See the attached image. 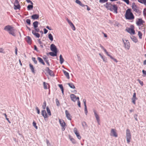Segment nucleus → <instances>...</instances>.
Here are the masks:
<instances>
[{"label":"nucleus","instance_id":"nucleus-1","mask_svg":"<svg viewBox=\"0 0 146 146\" xmlns=\"http://www.w3.org/2000/svg\"><path fill=\"white\" fill-rule=\"evenodd\" d=\"M4 30L8 32L9 34L12 35L14 36H16L15 33L17 30L11 26L8 25L6 26L4 28Z\"/></svg>","mask_w":146,"mask_h":146},{"label":"nucleus","instance_id":"nucleus-2","mask_svg":"<svg viewBox=\"0 0 146 146\" xmlns=\"http://www.w3.org/2000/svg\"><path fill=\"white\" fill-rule=\"evenodd\" d=\"M131 11V9H128L126 11L125 17L126 19L132 20L134 18V16Z\"/></svg>","mask_w":146,"mask_h":146},{"label":"nucleus","instance_id":"nucleus-3","mask_svg":"<svg viewBox=\"0 0 146 146\" xmlns=\"http://www.w3.org/2000/svg\"><path fill=\"white\" fill-rule=\"evenodd\" d=\"M126 138L127 142L129 143L131 141V135L130 130L127 129L126 130Z\"/></svg>","mask_w":146,"mask_h":146},{"label":"nucleus","instance_id":"nucleus-4","mask_svg":"<svg viewBox=\"0 0 146 146\" xmlns=\"http://www.w3.org/2000/svg\"><path fill=\"white\" fill-rule=\"evenodd\" d=\"M59 122L61 126L62 127V130L64 131L66 128L65 126H66V123L62 119H59Z\"/></svg>","mask_w":146,"mask_h":146},{"label":"nucleus","instance_id":"nucleus-5","mask_svg":"<svg viewBox=\"0 0 146 146\" xmlns=\"http://www.w3.org/2000/svg\"><path fill=\"white\" fill-rule=\"evenodd\" d=\"M125 45V48L129 50L130 48V44L128 40H125L126 42H125L123 39H122Z\"/></svg>","mask_w":146,"mask_h":146},{"label":"nucleus","instance_id":"nucleus-6","mask_svg":"<svg viewBox=\"0 0 146 146\" xmlns=\"http://www.w3.org/2000/svg\"><path fill=\"white\" fill-rule=\"evenodd\" d=\"M110 135L111 136H113L116 137H117L118 135L116 132V130L113 129H112L111 131Z\"/></svg>","mask_w":146,"mask_h":146},{"label":"nucleus","instance_id":"nucleus-7","mask_svg":"<svg viewBox=\"0 0 146 146\" xmlns=\"http://www.w3.org/2000/svg\"><path fill=\"white\" fill-rule=\"evenodd\" d=\"M113 5L108 3H106L105 5H104V6L108 10H110L111 11V10H112V7Z\"/></svg>","mask_w":146,"mask_h":146},{"label":"nucleus","instance_id":"nucleus-8","mask_svg":"<svg viewBox=\"0 0 146 146\" xmlns=\"http://www.w3.org/2000/svg\"><path fill=\"white\" fill-rule=\"evenodd\" d=\"M50 49L52 52H58L57 49L55 45L54 44H51L50 46Z\"/></svg>","mask_w":146,"mask_h":146},{"label":"nucleus","instance_id":"nucleus-9","mask_svg":"<svg viewBox=\"0 0 146 146\" xmlns=\"http://www.w3.org/2000/svg\"><path fill=\"white\" fill-rule=\"evenodd\" d=\"M46 70L51 76H54L53 72L51 70H50L48 67H46Z\"/></svg>","mask_w":146,"mask_h":146},{"label":"nucleus","instance_id":"nucleus-10","mask_svg":"<svg viewBox=\"0 0 146 146\" xmlns=\"http://www.w3.org/2000/svg\"><path fill=\"white\" fill-rule=\"evenodd\" d=\"M112 10H111V11H113L115 13H117V9L118 7L117 5H114L112 6Z\"/></svg>","mask_w":146,"mask_h":146},{"label":"nucleus","instance_id":"nucleus-11","mask_svg":"<svg viewBox=\"0 0 146 146\" xmlns=\"http://www.w3.org/2000/svg\"><path fill=\"white\" fill-rule=\"evenodd\" d=\"M66 116L67 118L70 120H71L72 116L70 114L68 113V111L67 110H66L65 111Z\"/></svg>","mask_w":146,"mask_h":146},{"label":"nucleus","instance_id":"nucleus-12","mask_svg":"<svg viewBox=\"0 0 146 146\" xmlns=\"http://www.w3.org/2000/svg\"><path fill=\"white\" fill-rule=\"evenodd\" d=\"M144 22L141 19H139L138 21L136 22V24L138 26H140Z\"/></svg>","mask_w":146,"mask_h":146},{"label":"nucleus","instance_id":"nucleus-13","mask_svg":"<svg viewBox=\"0 0 146 146\" xmlns=\"http://www.w3.org/2000/svg\"><path fill=\"white\" fill-rule=\"evenodd\" d=\"M27 42L29 44H31V43L32 39L29 36H27L25 38Z\"/></svg>","mask_w":146,"mask_h":146},{"label":"nucleus","instance_id":"nucleus-14","mask_svg":"<svg viewBox=\"0 0 146 146\" xmlns=\"http://www.w3.org/2000/svg\"><path fill=\"white\" fill-rule=\"evenodd\" d=\"M41 113L42 115L44 118L48 117L47 115L45 110H42Z\"/></svg>","mask_w":146,"mask_h":146},{"label":"nucleus","instance_id":"nucleus-15","mask_svg":"<svg viewBox=\"0 0 146 146\" xmlns=\"http://www.w3.org/2000/svg\"><path fill=\"white\" fill-rule=\"evenodd\" d=\"M94 115H95V117L96 118V119L97 121V122L98 123H99V121H100V119H99V117L98 115L97 114V113L96 112V111L94 110Z\"/></svg>","mask_w":146,"mask_h":146},{"label":"nucleus","instance_id":"nucleus-16","mask_svg":"<svg viewBox=\"0 0 146 146\" xmlns=\"http://www.w3.org/2000/svg\"><path fill=\"white\" fill-rule=\"evenodd\" d=\"M131 28V29H130L131 31H130V33H129L131 34H133L134 35L135 33V31L134 30V27L133 25H131L130 26Z\"/></svg>","mask_w":146,"mask_h":146},{"label":"nucleus","instance_id":"nucleus-17","mask_svg":"<svg viewBox=\"0 0 146 146\" xmlns=\"http://www.w3.org/2000/svg\"><path fill=\"white\" fill-rule=\"evenodd\" d=\"M31 18L33 20L37 19L39 18V16L38 14H34L31 16Z\"/></svg>","mask_w":146,"mask_h":146},{"label":"nucleus","instance_id":"nucleus-18","mask_svg":"<svg viewBox=\"0 0 146 146\" xmlns=\"http://www.w3.org/2000/svg\"><path fill=\"white\" fill-rule=\"evenodd\" d=\"M70 97L72 101L74 102L76 101V96L74 94H71L70 95Z\"/></svg>","mask_w":146,"mask_h":146},{"label":"nucleus","instance_id":"nucleus-19","mask_svg":"<svg viewBox=\"0 0 146 146\" xmlns=\"http://www.w3.org/2000/svg\"><path fill=\"white\" fill-rule=\"evenodd\" d=\"M63 72L64 75L68 79H69L70 77L69 73L68 72H67L66 71L64 70H63Z\"/></svg>","mask_w":146,"mask_h":146},{"label":"nucleus","instance_id":"nucleus-20","mask_svg":"<svg viewBox=\"0 0 146 146\" xmlns=\"http://www.w3.org/2000/svg\"><path fill=\"white\" fill-rule=\"evenodd\" d=\"M131 40L135 43H136L138 41V40L136 37L134 36H132L130 37Z\"/></svg>","mask_w":146,"mask_h":146},{"label":"nucleus","instance_id":"nucleus-21","mask_svg":"<svg viewBox=\"0 0 146 146\" xmlns=\"http://www.w3.org/2000/svg\"><path fill=\"white\" fill-rule=\"evenodd\" d=\"M37 59L40 63L42 64L43 65H45L44 62L42 58L40 57H37Z\"/></svg>","mask_w":146,"mask_h":146},{"label":"nucleus","instance_id":"nucleus-22","mask_svg":"<svg viewBox=\"0 0 146 146\" xmlns=\"http://www.w3.org/2000/svg\"><path fill=\"white\" fill-rule=\"evenodd\" d=\"M57 52H49V54L51 56L54 57L57 56Z\"/></svg>","mask_w":146,"mask_h":146},{"label":"nucleus","instance_id":"nucleus-23","mask_svg":"<svg viewBox=\"0 0 146 146\" xmlns=\"http://www.w3.org/2000/svg\"><path fill=\"white\" fill-rule=\"evenodd\" d=\"M38 22L37 21H35L33 23V25L34 29H35L38 27Z\"/></svg>","mask_w":146,"mask_h":146},{"label":"nucleus","instance_id":"nucleus-24","mask_svg":"<svg viewBox=\"0 0 146 146\" xmlns=\"http://www.w3.org/2000/svg\"><path fill=\"white\" fill-rule=\"evenodd\" d=\"M44 61L46 63L48 66L50 65L49 63L48 60V58L46 56H44V57H43Z\"/></svg>","mask_w":146,"mask_h":146},{"label":"nucleus","instance_id":"nucleus-25","mask_svg":"<svg viewBox=\"0 0 146 146\" xmlns=\"http://www.w3.org/2000/svg\"><path fill=\"white\" fill-rule=\"evenodd\" d=\"M32 33L33 35H35L37 38H38L40 36V34L38 33L35 32V31L34 30L32 31Z\"/></svg>","mask_w":146,"mask_h":146},{"label":"nucleus","instance_id":"nucleus-26","mask_svg":"<svg viewBox=\"0 0 146 146\" xmlns=\"http://www.w3.org/2000/svg\"><path fill=\"white\" fill-rule=\"evenodd\" d=\"M60 63L61 64H62L64 62V58H63L62 55L60 54Z\"/></svg>","mask_w":146,"mask_h":146},{"label":"nucleus","instance_id":"nucleus-27","mask_svg":"<svg viewBox=\"0 0 146 146\" xmlns=\"http://www.w3.org/2000/svg\"><path fill=\"white\" fill-rule=\"evenodd\" d=\"M29 66H30V69L31 70L32 72L33 73H35L34 69V68L33 66L32 65L31 63L29 64Z\"/></svg>","mask_w":146,"mask_h":146},{"label":"nucleus","instance_id":"nucleus-28","mask_svg":"<svg viewBox=\"0 0 146 146\" xmlns=\"http://www.w3.org/2000/svg\"><path fill=\"white\" fill-rule=\"evenodd\" d=\"M133 11L139 14H140L141 13V11L139 10L138 7L136 9V8L135 9H134Z\"/></svg>","mask_w":146,"mask_h":146},{"label":"nucleus","instance_id":"nucleus-29","mask_svg":"<svg viewBox=\"0 0 146 146\" xmlns=\"http://www.w3.org/2000/svg\"><path fill=\"white\" fill-rule=\"evenodd\" d=\"M68 85H69V86H70V87L71 88H73L74 89L75 88V87L74 86V85L72 83H68L67 84Z\"/></svg>","mask_w":146,"mask_h":146},{"label":"nucleus","instance_id":"nucleus-30","mask_svg":"<svg viewBox=\"0 0 146 146\" xmlns=\"http://www.w3.org/2000/svg\"><path fill=\"white\" fill-rule=\"evenodd\" d=\"M69 137L73 143L75 144L76 143V141L74 138H72L71 136H69Z\"/></svg>","mask_w":146,"mask_h":146},{"label":"nucleus","instance_id":"nucleus-31","mask_svg":"<svg viewBox=\"0 0 146 146\" xmlns=\"http://www.w3.org/2000/svg\"><path fill=\"white\" fill-rule=\"evenodd\" d=\"M138 1L140 3L144 4L146 6V0H138Z\"/></svg>","mask_w":146,"mask_h":146},{"label":"nucleus","instance_id":"nucleus-32","mask_svg":"<svg viewBox=\"0 0 146 146\" xmlns=\"http://www.w3.org/2000/svg\"><path fill=\"white\" fill-rule=\"evenodd\" d=\"M131 7L133 10L134 9H135L136 8V9L138 7L137 5L135 4V3L134 2L132 3Z\"/></svg>","mask_w":146,"mask_h":146},{"label":"nucleus","instance_id":"nucleus-33","mask_svg":"<svg viewBox=\"0 0 146 146\" xmlns=\"http://www.w3.org/2000/svg\"><path fill=\"white\" fill-rule=\"evenodd\" d=\"M69 24L70 25V26L71 27L72 30L73 31H75L76 29V28L73 23L71 22Z\"/></svg>","mask_w":146,"mask_h":146},{"label":"nucleus","instance_id":"nucleus-34","mask_svg":"<svg viewBox=\"0 0 146 146\" xmlns=\"http://www.w3.org/2000/svg\"><path fill=\"white\" fill-rule=\"evenodd\" d=\"M33 8V5H29L27 7V8L28 10H30L32 9Z\"/></svg>","mask_w":146,"mask_h":146},{"label":"nucleus","instance_id":"nucleus-35","mask_svg":"<svg viewBox=\"0 0 146 146\" xmlns=\"http://www.w3.org/2000/svg\"><path fill=\"white\" fill-rule=\"evenodd\" d=\"M48 37L49 39L51 41L53 40V37L51 34H49L48 35Z\"/></svg>","mask_w":146,"mask_h":146},{"label":"nucleus","instance_id":"nucleus-36","mask_svg":"<svg viewBox=\"0 0 146 146\" xmlns=\"http://www.w3.org/2000/svg\"><path fill=\"white\" fill-rule=\"evenodd\" d=\"M14 9L15 10H16L17 9H20L21 8V6H20V5H14Z\"/></svg>","mask_w":146,"mask_h":146},{"label":"nucleus","instance_id":"nucleus-37","mask_svg":"<svg viewBox=\"0 0 146 146\" xmlns=\"http://www.w3.org/2000/svg\"><path fill=\"white\" fill-rule=\"evenodd\" d=\"M46 109L48 114L49 115H51V112L49 108L47 106L46 108Z\"/></svg>","mask_w":146,"mask_h":146},{"label":"nucleus","instance_id":"nucleus-38","mask_svg":"<svg viewBox=\"0 0 146 146\" xmlns=\"http://www.w3.org/2000/svg\"><path fill=\"white\" fill-rule=\"evenodd\" d=\"M138 35L139 38L141 39L142 38V33L140 31H139L138 32Z\"/></svg>","mask_w":146,"mask_h":146},{"label":"nucleus","instance_id":"nucleus-39","mask_svg":"<svg viewBox=\"0 0 146 146\" xmlns=\"http://www.w3.org/2000/svg\"><path fill=\"white\" fill-rule=\"evenodd\" d=\"M56 104L57 106H59L60 105V104L59 103V101L58 99H56Z\"/></svg>","mask_w":146,"mask_h":146},{"label":"nucleus","instance_id":"nucleus-40","mask_svg":"<svg viewBox=\"0 0 146 146\" xmlns=\"http://www.w3.org/2000/svg\"><path fill=\"white\" fill-rule=\"evenodd\" d=\"M99 55L102 58L104 62H106V59H105V58L104 57L101 55V54L100 53H99Z\"/></svg>","mask_w":146,"mask_h":146},{"label":"nucleus","instance_id":"nucleus-41","mask_svg":"<svg viewBox=\"0 0 146 146\" xmlns=\"http://www.w3.org/2000/svg\"><path fill=\"white\" fill-rule=\"evenodd\" d=\"M32 60L34 62V63L36 64H37V61L36 60V58L35 57H33L32 58Z\"/></svg>","mask_w":146,"mask_h":146},{"label":"nucleus","instance_id":"nucleus-42","mask_svg":"<svg viewBox=\"0 0 146 146\" xmlns=\"http://www.w3.org/2000/svg\"><path fill=\"white\" fill-rule=\"evenodd\" d=\"M33 126L35 127L36 129H38V127L36 125V123L35 121H33Z\"/></svg>","mask_w":146,"mask_h":146},{"label":"nucleus","instance_id":"nucleus-43","mask_svg":"<svg viewBox=\"0 0 146 146\" xmlns=\"http://www.w3.org/2000/svg\"><path fill=\"white\" fill-rule=\"evenodd\" d=\"M82 125L83 127H87V123L85 121L82 122Z\"/></svg>","mask_w":146,"mask_h":146},{"label":"nucleus","instance_id":"nucleus-44","mask_svg":"<svg viewBox=\"0 0 146 146\" xmlns=\"http://www.w3.org/2000/svg\"><path fill=\"white\" fill-rule=\"evenodd\" d=\"M46 102L45 101L43 103V105L42 106V108L44 110L45 109L46 107Z\"/></svg>","mask_w":146,"mask_h":146},{"label":"nucleus","instance_id":"nucleus-45","mask_svg":"<svg viewBox=\"0 0 146 146\" xmlns=\"http://www.w3.org/2000/svg\"><path fill=\"white\" fill-rule=\"evenodd\" d=\"M108 0H100L99 2L101 3H104L106 2Z\"/></svg>","mask_w":146,"mask_h":146},{"label":"nucleus","instance_id":"nucleus-46","mask_svg":"<svg viewBox=\"0 0 146 146\" xmlns=\"http://www.w3.org/2000/svg\"><path fill=\"white\" fill-rule=\"evenodd\" d=\"M84 111L85 114L86 115H87L88 113V111L86 106H84Z\"/></svg>","mask_w":146,"mask_h":146},{"label":"nucleus","instance_id":"nucleus-47","mask_svg":"<svg viewBox=\"0 0 146 146\" xmlns=\"http://www.w3.org/2000/svg\"><path fill=\"white\" fill-rule=\"evenodd\" d=\"M43 85H44V88L45 89H47V84H47V83H46L45 82H43Z\"/></svg>","mask_w":146,"mask_h":146},{"label":"nucleus","instance_id":"nucleus-48","mask_svg":"<svg viewBox=\"0 0 146 146\" xmlns=\"http://www.w3.org/2000/svg\"><path fill=\"white\" fill-rule=\"evenodd\" d=\"M26 22L29 25H31V23L30 19H27L26 20Z\"/></svg>","mask_w":146,"mask_h":146},{"label":"nucleus","instance_id":"nucleus-49","mask_svg":"<svg viewBox=\"0 0 146 146\" xmlns=\"http://www.w3.org/2000/svg\"><path fill=\"white\" fill-rule=\"evenodd\" d=\"M137 80L141 86H143V82L141 81L139 79H138Z\"/></svg>","mask_w":146,"mask_h":146},{"label":"nucleus","instance_id":"nucleus-50","mask_svg":"<svg viewBox=\"0 0 146 146\" xmlns=\"http://www.w3.org/2000/svg\"><path fill=\"white\" fill-rule=\"evenodd\" d=\"M19 5V2L18 0H15L14 3V5Z\"/></svg>","mask_w":146,"mask_h":146},{"label":"nucleus","instance_id":"nucleus-51","mask_svg":"<svg viewBox=\"0 0 146 146\" xmlns=\"http://www.w3.org/2000/svg\"><path fill=\"white\" fill-rule=\"evenodd\" d=\"M76 136H77V138L79 139H81V137L80 135V134L79 133H78L76 135Z\"/></svg>","mask_w":146,"mask_h":146},{"label":"nucleus","instance_id":"nucleus-52","mask_svg":"<svg viewBox=\"0 0 146 146\" xmlns=\"http://www.w3.org/2000/svg\"><path fill=\"white\" fill-rule=\"evenodd\" d=\"M74 132L76 135L78 133L77 131V129L76 128H74Z\"/></svg>","mask_w":146,"mask_h":146},{"label":"nucleus","instance_id":"nucleus-53","mask_svg":"<svg viewBox=\"0 0 146 146\" xmlns=\"http://www.w3.org/2000/svg\"><path fill=\"white\" fill-rule=\"evenodd\" d=\"M35 109H36V110L37 111V113H38V114H39L40 113V110L38 109V108L37 107H36Z\"/></svg>","mask_w":146,"mask_h":146},{"label":"nucleus","instance_id":"nucleus-54","mask_svg":"<svg viewBox=\"0 0 146 146\" xmlns=\"http://www.w3.org/2000/svg\"><path fill=\"white\" fill-rule=\"evenodd\" d=\"M133 98L134 99H137V98L136 97V94L135 93H134L133 94V98Z\"/></svg>","mask_w":146,"mask_h":146},{"label":"nucleus","instance_id":"nucleus-55","mask_svg":"<svg viewBox=\"0 0 146 146\" xmlns=\"http://www.w3.org/2000/svg\"><path fill=\"white\" fill-rule=\"evenodd\" d=\"M131 28H127L126 29H125L126 31L127 32H128V33H130V31H131L130 29H131Z\"/></svg>","mask_w":146,"mask_h":146},{"label":"nucleus","instance_id":"nucleus-56","mask_svg":"<svg viewBox=\"0 0 146 146\" xmlns=\"http://www.w3.org/2000/svg\"><path fill=\"white\" fill-rule=\"evenodd\" d=\"M75 2L77 4L80 5V4H81V2L79 0H76L75 1Z\"/></svg>","mask_w":146,"mask_h":146},{"label":"nucleus","instance_id":"nucleus-57","mask_svg":"<svg viewBox=\"0 0 146 146\" xmlns=\"http://www.w3.org/2000/svg\"><path fill=\"white\" fill-rule=\"evenodd\" d=\"M136 99H134L133 98H131V100L132 102L134 104H135V100Z\"/></svg>","mask_w":146,"mask_h":146},{"label":"nucleus","instance_id":"nucleus-58","mask_svg":"<svg viewBox=\"0 0 146 146\" xmlns=\"http://www.w3.org/2000/svg\"><path fill=\"white\" fill-rule=\"evenodd\" d=\"M123 1L126 3L127 4H129V0H123Z\"/></svg>","mask_w":146,"mask_h":146},{"label":"nucleus","instance_id":"nucleus-59","mask_svg":"<svg viewBox=\"0 0 146 146\" xmlns=\"http://www.w3.org/2000/svg\"><path fill=\"white\" fill-rule=\"evenodd\" d=\"M58 86L61 90L63 89V87L62 84H59Z\"/></svg>","mask_w":146,"mask_h":146},{"label":"nucleus","instance_id":"nucleus-60","mask_svg":"<svg viewBox=\"0 0 146 146\" xmlns=\"http://www.w3.org/2000/svg\"><path fill=\"white\" fill-rule=\"evenodd\" d=\"M26 1L27 3H30L31 4L33 5V3L32 2V1H31L30 0H26Z\"/></svg>","mask_w":146,"mask_h":146},{"label":"nucleus","instance_id":"nucleus-61","mask_svg":"<svg viewBox=\"0 0 146 146\" xmlns=\"http://www.w3.org/2000/svg\"><path fill=\"white\" fill-rule=\"evenodd\" d=\"M142 72L143 74L145 75L143 76H146V71L145 70H142Z\"/></svg>","mask_w":146,"mask_h":146},{"label":"nucleus","instance_id":"nucleus-62","mask_svg":"<svg viewBox=\"0 0 146 146\" xmlns=\"http://www.w3.org/2000/svg\"><path fill=\"white\" fill-rule=\"evenodd\" d=\"M4 49L2 48H0V53H4L3 52Z\"/></svg>","mask_w":146,"mask_h":146},{"label":"nucleus","instance_id":"nucleus-63","mask_svg":"<svg viewBox=\"0 0 146 146\" xmlns=\"http://www.w3.org/2000/svg\"><path fill=\"white\" fill-rule=\"evenodd\" d=\"M44 33L45 34H46L48 31L46 29H44Z\"/></svg>","mask_w":146,"mask_h":146},{"label":"nucleus","instance_id":"nucleus-64","mask_svg":"<svg viewBox=\"0 0 146 146\" xmlns=\"http://www.w3.org/2000/svg\"><path fill=\"white\" fill-rule=\"evenodd\" d=\"M143 13L144 15L146 16V9H144L143 11Z\"/></svg>","mask_w":146,"mask_h":146}]
</instances>
